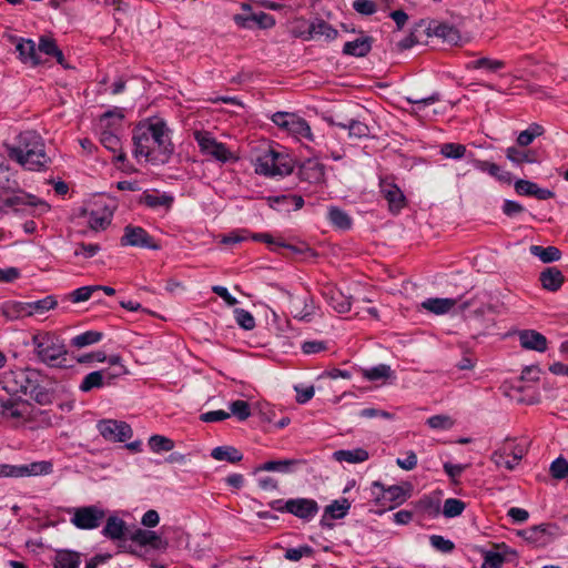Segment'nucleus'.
Masks as SVG:
<instances>
[{"label":"nucleus","mask_w":568,"mask_h":568,"mask_svg":"<svg viewBox=\"0 0 568 568\" xmlns=\"http://www.w3.org/2000/svg\"><path fill=\"white\" fill-rule=\"evenodd\" d=\"M230 410L239 420H246L251 416L250 405L245 400L237 399L232 402Z\"/></svg>","instance_id":"58"},{"label":"nucleus","mask_w":568,"mask_h":568,"mask_svg":"<svg viewBox=\"0 0 568 568\" xmlns=\"http://www.w3.org/2000/svg\"><path fill=\"white\" fill-rule=\"evenodd\" d=\"M111 223V213L91 211L88 224L94 231L105 230Z\"/></svg>","instance_id":"47"},{"label":"nucleus","mask_w":568,"mask_h":568,"mask_svg":"<svg viewBox=\"0 0 568 568\" xmlns=\"http://www.w3.org/2000/svg\"><path fill=\"white\" fill-rule=\"evenodd\" d=\"M111 378L112 375L108 371L91 372L84 376L79 385V389L83 393H89L94 388H102L105 384V379H108V384H110Z\"/></svg>","instance_id":"25"},{"label":"nucleus","mask_w":568,"mask_h":568,"mask_svg":"<svg viewBox=\"0 0 568 568\" xmlns=\"http://www.w3.org/2000/svg\"><path fill=\"white\" fill-rule=\"evenodd\" d=\"M105 518V510L98 506H84L74 509L71 523L80 529H95Z\"/></svg>","instance_id":"11"},{"label":"nucleus","mask_w":568,"mask_h":568,"mask_svg":"<svg viewBox=\"0 0 568 568\" xmlns=\"http://www.w3.org/2000/svg\"><path fill=\"white\" fill-rule=\"evenodd\" d=\"M99 287L101 286L92 285L79 287L70 294V298L73 303L85 302L92 296L93 292L98 291Z\"/></svg>","instance_id":"62"},{"label":"nucleus","mask_w":568,"mask_h":568,"mask_svg":"<svg viewBox=\"0 0 568 568\" xmlns=\"http://www.w3.org/2000/svg\"><path fill=\"white\" fill-rule=\"evenodd\" d=\"M469 158H470V163L473 164V166L475 169L479 170L480 172L488 173L493 178H495V175H497V173L499 171V165H497L496 163L475 159L471 153L469 154Z\"/></svg>","instance_id":"60"},{"label":"nucleus","mask_w":568,"mask_h":568,"mask_svg":"<svg viewBox=\"0 0 568 568\" xmlns=\"http://www.w3.org/2000/svg\"><path fill=\"white\" fill-rule=\"evenodd\" d=\"M328 220L334 226L341 230H347L352 225V220L348 214L336 206L329 207Z\"/></svg>","instance_id":"44"},{"label":"nucleus","mask_w":568,"mask_h":568,"mask_svg":"<svg viewBox=\"0 0 568 568\" xmlns=\"http://www.w3.org/2000/svg\"><path fill=\"white\" fill-rule=\"evenodd\" d=\"M11 161L29 171H43L51 162L42 136L34 130L20 132L12 143H4Z\"/></svg>","instance_id":"3"},{"label":"nucleus","mask_w":568,"mask_h":568,"mask_svg":"<svg viewBox=\"0 0 568 568\" xmlns=\"http://www.w3.org/2000/svg\"><path fill=\"white\" fill-rule=\"evenodd\" d=\"M33 352L40 363L49 367L67 368L68 348L64 342L54 333L42 332L32 336Z\"/></svg>","instance_id":"4"},{"label":"nucleus","mask_w":568,"mask_h":568,"mask_svg":"<svg viewBox=\"0 0 568 568\" xmlns=\"http://www.w3.org/2000/svg\"><path fill=\"white\" fill-rule=\"evenodd\" d=\"M149 446L154 453L170 452L174 447V442L162 435H153L149 439Z\"/></svg>","instance_id":"51"},{"label":"nucleus","mask_w":568,"mask_h":568,"mask_svg":"<svg viewBox=\"0 0 568 568\" xmlns=\"http://www.w3.org/2000/svg\"><path fill=\"white\" fill-rule=\"evenodd\" d=\"M381 192L383 193L384 197L387 200V202L389 204V209L392 211H399L404 206L405 196L397 185L382 181Z\"/></svg>","instance_id":"24"},{"label":"nucleus","mask_w":568,"mask_h":568,"mask_svg":"<svg viewBox=\"0 0 568 568\" xmlns=\"http://www.w3.org/2000/svg\"><path fill=\"white\" fill-rule=\"evenodd\" d=\"M2 388L10 395H29L39 405H50L54 399V382L40 369L17 368L0 377Z\"/></svg>","instance_id":"2"},{"label":"nucleus","mask_w":568,"mask_h":568,"mask_svg":"<svg viewBox=\"0 0 568 568\" xmlns=\"http://www.w3.org/2000/svg\"><path fill=\"white\" fill-rule=\"evenodd\" d=\"M298 175L303 181L314 184L321 183L324 181L325 166L315 159H307L301 164Z\"/></svg>","instance_id":"17"},{"label":"nucleus","mask_w":568,"mask_h":568,"mask_svg":"<svg viewBox=\"0 0 568 568\" xmlns=\"http://www.w3.org/2000/svg\"><path fill=\"white\" fill-rule=\"evenodd\" d=\"M311 33L313 39L324 37L325 40L332 41L337 38L338 31L333 28L328 22L321 18H316L311 21Z\"/></svg>","instance_id":"32"},{"label":"nucleus","mask_w":568,"mask_h":568,"mask_svg":"<svg viewBox=\"0 0 568 568\" xmlns=\"http://www.w3.org/2000/svg\"><path fill=\"white\" fill-rule=\"evenodd\" d=\"M519 343L525 349H531L540 353L547 349V338L541 333L534 329L520 331Z\"/></svg>","instance_id":"19"},{"label":"nucleus","mask_w":568,"mask_h":568,"mask_svg":"<svg viewBox=\"0 0 568 568\" xmlns=\"http://www.w3.org/2000/svg\"><path fill=\"white\" fill-rule=\"evenodd\" d=\"M19 57L24 63H31L38 65L40 63L39 55L37 53L36 42L31 39H20L16 45Z\"/></svg>","instance_id":"29"},{"label":"nucleus","mask_w":568,"mask_h":568,"mask_svg":"<svg viewBox=\"0 0 568 568\" xmlns=\"http://www.w3.org/2000/svg\"><path fill=\"white\" fill-rule=\"evenodd\" d=\"M466 504L457 498H448L444 503L443 514L446 518H454L464 511Z\"/></svg>","instance_id":"49"},{"label":"nucleus","mask_w":568,"mask_h":568,"mask_svg":"<svg viewBox=\"0 0 568 568\" xmlns=\"http://www.w3.org/2000/svg\"><path fill=\"white\" fill-rule=\"evenodd\" d=\"M80 555L70 550L58 551L53 568H79Z\"/></svg>","instance_id":"38"},{"label":"nucleus","mask_w":568,"mask_h":568,"mask_svg":"<svg viewBox=\"0 0 568 568\" xmlns=\"http://www.w3.org/2000/svg\"><path fill=\"white\" fill-rule=\"evenodd\" d=\"M272 121L280 128L286 130L288 133L297 139H306L313 142L314 136L311 131V126L303 118L297 116L294 113L276 112L272 116Z\"/></svg>","instance_id":"7"},{"label":"nucleus","mask_w":568,"mask_h":568,"mask_svg":"<svg viewBox=\"0 0 568 568\" xmlns=\"http://www.w3.org/2000/svg\"><path fill=\"white\" fill-rule=\"evenodd\" d=\"M550 474L555 479L561 480L568 477V462L562 458H556L550 465Z\"/></svg>","instance_id":"59"},{"label":"nucleus","mask_w":568,"mask_h":568,"mask_svg":"<svg viewBox=\"0 0 568 568\" xmlns=\"http://www.w3.org/2000/svg\"><path fill=\"white\" fill-rule=\"evenodd\" d=\"M122 246L160 250V244L141 226L128 224L120 240Z\"/></svg>","instance_id":"10"},{"label":"nucleus","mask_w":568,"mask_h":568,"mask_svg":"<svg viewBox=\"0 0 568 568\" xmlns=\"http://www.w3.org/2000/svg\"><path fill=\"white\" fill-rule=\"evenodd\" d=\"M373 487L382 490L381 495H376V503L382 506L389 504L388 509L404 504L410 497L412 493L410 484H405V486L392 485L385 488L379 481H374Z\"/></svg>","instance_id":"9"},{"label":"nucleus","mask_w":568,"mask_h":568,"mask_svg":"<svg viewBox=\"0 0 568 568\" xmlns=\"http://www.w3.org/2000/svg\"><path fill=\"white\" fill-rule=\"evenodd\" d=\"M284 508L303 520H311L318 513V505L314 499L310 498H292L285 501Z\"/></svg>","instance_id":"15"},{"label":"nucleus","mask_w":568,"mask_h":568,"mask_svg":"<svg viewBox=\"0 0 568 568\" xmlns=\"http://www.w3.org/2000/svg\"><path fill=\"white\" fill-rule=\"evenodd\" d=\"M292 170L288 156L271 148L260 154L255 163V172L266 176L288 175Z\"/></svg>","instance_id":"5"},{"label":"nucleus","mask_w":568,"mask_h":568,"mask_svg":"<svg viewBox=\"0 0 568 568\" xmlns=\"http://www.w3.org/2000/svg\"><path fill=\"white\" fill-rule=\"evenodd\" d=\"M314 549L311 546L303 545L297 548H288L284 554V558L290 561H298L303 557H311Z\"/></svg>","instance_id":"56"},{"label":"nucleus","mask_w":568,"mask_h":568,"mask_svg":"<svg viewBox=\"0 0 568 568\" xmlns=\"http://www.w3.org/2000/svg\"><path fill=\"white\" fill-rule=\"evenodd\" d=\"M427 425L434 429H449L454 422L446 415H434L427 419Z\"/></svg>","instance_id":"64"},{"label":"nucleus","mask_w":568,"mask_h":568,"mask_svg":"<svg viewBox=\"0 0 568 568\" xmlns=\"http://www.w3.org/2000/svg\"><path fill=\"white\" fill-rule=\"evenodd\" d=\"M558 532L555 524H541L520 530L518 535L530 544L545 546L549 544Z\"/></svg>","instance_id":"13"},{"label":"nucleus","mask_w":568,"mask_h":568,"mask_svg":"<svg viewBox=\"0 0 568 568\" xmlns=\"http://www.w3.org/2000/svg\"><path fill=\"white\" fill-rule=\"evenodd\" d=\"M456 305L453 298H427L422 303V307L436 315L448 313Z\"/></svg>","instance_id":"33"},{"label":"nucleus","mask_w":568,"mask_h":568,"mask_svg":"<svg viewBox=\"0 0 568 568\" xmlns=\"http://www.w3.org/2000/svg\"><path fill=\"white\" fill-rule=\"evenodd\" d=\"M268 205L277 211L290 212L291 207L300 210L304 205V200L297 194H284L267 197Z\"/></svg>","instance_id":"18"},{"label":"nucleus","mask_w":568,"mask_h":568,"mask_svg":"<svg viewBox=\"0 0 568 568\" xmlns=\"http://www.w3.org/2000/svg\"><path fill=\"white\" fill-rule=\"evenodd\" d=\"M347 130L349 138L363 139L371 134V130L366 123L353 119L348 121Z\"/></svg>","instance_id":"54"},{"label":"nucleus","mask_w":568,"mask_h":568,"mask_svg":"<svg viewBox=\"0 0 568 568\" xmlns=\"http://www.w3.org/2000/svg\"><path fill=\"white\" fill-rule=\"evenodd\" d=\"M103 334L98 331H87L71 338L70 344L77 348H83L89 345L99 343Z\"/></svg>","instance_id":"42"},{"label":"nucleus","mask_w":568,"mask_h":568,"mask_svg":"<svg viewBox=\"0 0 568 568\" xmlns=\"http://www.w3.org/2000/svg\"><path fill=\"white\" fill-rule=\"evenodd\" d=\"M484 562L481 568H501L505 562V556L500 552L484 550Z\"/></svg>","instance_id":"57"},{"label":"nucleus","mask_w":568,"mask_h":568,"mask_svg":"<svg viewBox=\"0 0 568 568\" xmlns=\"http://www.w3.org/2000/svg\"><path fill=\"white\" fill-rule=\"evenodd\" d=\"M505 67L503 60H496L490 58H479L477 60L467 63V69H486L489 72H497Z\"/></svg>","instance_id":"45"},{"label":"nucleus","mask_w":568,"mask_h":568,"mask_svg":"<svg viewBox=\"0 0 568 568\" xmlns=\"http://www.w3.org/2000/svg\"><path fill=\"white\" fill-rule=\"evenodd\" d=\"M28 302H17L10 301L2 305V313L6 317L10 320L30 316L29 307H27Z\"/></svg>","instance_id":"41"},{"label":"nucleus","mask_w":568,"mask_h":568,"mask_svg":"<svg viewBox=\"0 0 568 568\" xmlns=\"http://www.w3.org/2000/svg\"><path fill=\"white\" fill-rule=\"evenodd\" d=\"M390 366L386 364H379L368 369L363 371V375L368 381L386 379L390 376Z\"/></svg>","instance_id":"53"},{"label":"nucleus","mask_w":568,"mask_h":568,"mask_svg":"<svg viewBox=\"0 0 568 568\" xmlns=\"http://www.w3.org/2000/svg\"><path fill=\"white\" fill-rule=\"evenodd\" d=\"M234 317L239 326L246 331H251L255 327L254 316L244 308H235Z\"/></svg>","instance_id":"55"},{"label":"nucleus","mask_w":568,"mask_h":568,"mask_svg":"<svg viewBox=\"0 0 568 568\" xmlns=\"http://www.w3.org/2000/svg\"><path fill=\"white\" fill-rule=\"evenodd\" d=\"M97 427L105 440L113 443H124L133 435L131 426L128 423L121 420H100Z\"/></svg>","instance_id":"12"},{"label":"nucleus","mask_w":568,"mask_h":568,"mask_svg":"<svg viewBox=\"0 0 568 568\" xmlns=\"http://www.w3.org/2000/svg\"><path fill=\"white\" fill-rule=\"evenodd\" d=\"M542 128L538 124H532L529 129L524 130L517 136V144L520 148L528 146L532 143L535 138L541 135Z\"/></svg>","instance_id":"50"},{"label":"nucleus","mask_w":568,"mask_h":568,"mask_svg":"<svg viewBox=\"0 0 568 568\" xmlns=\"http://www.w3.org/2000/svg\"><path fill=\"white\" fill-rule=\"evenodd\" d=\"M58 302L54 296L48 295L42 300L28 302L27 307H29V315L32 316L34 314H44L45 312L54 308Z\"/></svg>","instance_id":"43"},{"label":"nucleus","mask_w":568,"mask_h":568,"mask_svg":"<svg viewBox=\"0 0 568 568\" xmlns=\"http://www.w3.org/2000/svg\"><path fill=\"white\" fill-rule=\"evenodd\" d=\"M125 521L116 516H110L106 519L105 526L103 527L102 534L104 537L111 540H120L125 536Z\"/></svg>","instance_id":"30"},{"label":"nucleus","mask_w":568,"mask_h":568,"mask_svg":"<svg viewBox=\"0 0 568 568\" xmlns=\"http://www.w3.org/2000/svg\"><path fill=\"white\" fill-rule=\"evenodd\" d=\"M193 135L202 154L223 163L232 159V152L224 143L217 142L211 132L197 130L194 131Z\"/></svg>","instance_id":"8"},{"label":"nucleus","mask_w":568,"mask_h":568,"mask_svg":"<svg viewBox=\"0 0 568 568\" xmlns=\"http://www.w3.org/2000/svg\"><path fill=\"white\" fill-rule=\"evenodd\" d=\"M235 23L244 29H252L256 24L261 29H270L275 26V18L263 11L258 13H251L247 16H234Z\"/></svg>","instance_id":"16"},{"label":"nucleus","mask_w":568,"mask_h":568,"mask_svg":"<svg viewBox=\"0 0 568 568\" xmlns=\"http://www.w3.org/2000/svg\"><path fill=\"white\" fill-rule=\"evenodd\" d=\"M334 458L337 462H346L349 464L363 463L368 459V453L364 448H356L352 450L341 449L334 453Z\"/></svg>","instance_id":"37"},{"label":"nucleus","mask_w":568,"mask_h":568,"mask_svg":"<svg viewBox=\"0 0 568 568\" xmlns=\"http://www.w3.org/2000/svg\"><path fill=\"white\" fill-rule=\"evenodd\" d=\"M303 462L300 459H278V460H268L258 467H256V471H278L283 474L293 473L297 465Z\"/></svg>","instance_id":"28"},{"label":"nucleus","mask_w":568,"mask_h":568,"mask_svg":"<svg viewBox=\"0 0 568 568\" xmlns=\"http://www.w3.org/2000/svg\"><path fill=\"white\" fill-rule=\"evenodd\" d=\"M433 32L436 37L443 38L449 43H457L460 39L458 30L447 23H438L433 28Z\"/></svg>","instance_id":"46"},{"label":"nucleus","mask_w":568,"mask_h":568,"mask_svg":"<svg viewBox=\"0 0 568 568\" xmlns=\"http://www.w3.org/2000/svg\"><path fill=\"white\" fill-rule=\"evenodd\" d=\"M506 158L516 166L524 163H539L538 153L534 150H525L520 146H509L506 149Z\"/></svg>","instance_id":"21"},{"label":"nucleus","mask_w":568,"mask_h":568,"mask_svg":"<svg viewBox=\"0 0 568 568\" xmlns=\"http://www.w3.org/2000/svg\"><path fill=\"white\" fill-rule=\"evenodd\" d=\"M323 296L327 303L338 313H347L351 310V300L339 290L328 286L323 291Z\"/></svg>","instance_id":"23"},{"label":"nucleus","mask_w":568,"mask_h":568,"mask_svg":"<svg viewBox=\"0 0 568 568\" xmlns=\"http://www.w3.org/2000/svg\"><path fill=\"white\" fill-rule=\"evenodd\" d=\"M173 196L169 194L149 193L143 192L140 196L139 203L144 204L151 209L165 207L169 210L173 204Z\"/></svg>","instance_id":"31"},{"label":"nucleus","mask_w":568,"mask_h":568,"mask_svg":"<svg viewBox=\"0 0 568 568\" xmlns=\"http://www.w3.org/2000/svg\"><path fill=\"white\" fill-rule=\"evenodd\" d=\"M311 22L307 20L300 18L294 20L288 29L290 34L293 38L302 39L304 41L313 40V34L311 33Z\"/></svg>","instance_id":"40"},{"label":"nucleus","mask_w":568,"mask_h":568,"mask_svg":"<svg viewBox=\"0 0 568 568\" xmlns=\"http://www.w3.org/2000/svg\"><path fill=\"white\" fill-rule=\"evenodd\" d=\"M9 478H23L44 476L53 471V464L50 460L33 462L26 465H10Z\"/></svg>","instance_id":"14"},{"label":"nucleus","mask_w":568,"mask_h":568,"mask_svg":"<svg viewBox=\"0 0 568 568\" xmlns=\"http://www.w3.org/2000/svg\"><path fill=\"white\" fill-rule=\"evenodd\" d=\"M4 205L8 207H18V206H37L41 205L47 207V204L40 200H38L34 195L22 193L19 195L9 196L4 200Z\"/></svg>","instance_id":"39"},{"label":"nucleus","mask_w":568,"mask_h":568,"mask_svg":"<svg viewBox=\"0 0 568 568\" xmlns=\"http://www.w3.org/2000/svg\"><path fill=\"white\" fill-rule=\"evenodd\" d=\"M515 191L519 195L534 196L538 200H548L551 199L555 194L552 191L548 189H541L538 184L519 179L515 182Z\"/></svg>","instance_id":"20"},{"label":"nucleus","mask_w":568,"mask_h":568,"mask_svg":"<svg viewBox=\"0 0 568 568\" xmlns=\"http://www.w3.org/2000/svg\"><path fill=\"white\" fill-rule=\"evenodd\" d=\"M293 306L296 311L295 317L300 320H306L313 314L314 311L312 300L308 296H305L302 300L293 301Z\"/></svg>","instance_id":"52"},{"label":"nucleus","mask_w":568,"mask_h":568,"mask_svg":"<svg viewBox=\"0 0 568 568\" xmlns=\"http://www.w3.org/2000/svg\"><path fill=\"white\" fill-rule=\"evenodd\" d=\"M564 280L561 271L555 266L545 268L539 275L541 286L549 292L558 291Z\"/></svg>","instance_id":"27"},{"label":"nucleus","mask_w":568,"mask_h":568,"mask_svg":"<svg viewBox=\"0 0 568 568\" xmlns=\"http://www.w3.org/2000/svg\"><path fill=\"white\" fill-rule=\"evenodd\" d=\"M211 456L216 460H226L235 464L243 459V454L233 446H219L211 452Z\"/></svg>","instance_id":"35"},{"label":"nucleus","mask_w":568,"mask_h":568,"mask_svg":"<svg viewBox=\"0 0 568 568\" xmlns=\"http://www.w3.org/2000/svg\"><path fill=\"white\" fill-rule=\"evenodd\" d=\"M351 508V504L346 498H342L341 500H335L332 504L327 505L324 509V516L322 518V524L326 517L332 519H342L344 518Z\"/></svg>","instance_id":"34"},{"label":"nucleus","mask_w":568,"mask_h":568,"mask_svg":"<svg viewBox=\"0 0 568 568\" xmlns=\"http://www.w3.org/2000/svg\"><path fill=\"white\" fill-rule=\"evenodd\" d=\"M171 131L159 118L140 122L132 131L133 155L152 164H165L174 153Z\"/></svg>","instance_id":"1"},{"label":"nucleus","mask_w":568,"mask_h":568,"mask_svg":"<svg viewBox=\"0 0 568 568\" xmlns=\"http://www.w3.org/2000/svg\"><path fill=\"white\" fill-rule=\"evenodd\" d=\"M100 250H101V246L99 244L81 242L77 245V247L74 250V255L83 256L84 258H91L97 253H99Z\"/></svg>","instance_id":"63"},{"label":"nucleus","mask_w":568,"mask_h":568,"mask_svg":"<svg viewBox=\"0 0 568 568\" xmlns=\"http://www.w3.org/2000/svg\"><path fill=\"white\" fill-rule=\"evenodd\" d=\"M440 154L447 159L458 160L467 156V150L464 144L448 142L440 145Z\"/></svg>","instance_id":"48"},{"label":"nucleus","mask_w":568,"mask_h":568,"mask_svg":"<svg viewBox=\"0 0 568 568\" xmlns=\"http://www.w3.org/2000/svg\"><path fill=\"white\" fill-rule=\"evenodd\" d=\"M429 542H430L432 547H434L436 550L444 552V554L452 552L455 548V545L452 540L445 539L440 535H432L429 537Z\"/></svg>","instance_id":"61"},{"label":"nucleus","mask_w":568,"mask_h":568,"mask_svg":"<svg viewBox=\"0 0 568 568\" xmlns=\"http://www.w3.org/2000/svg\"><path fill=\"white\" fill-rule=\"evenodd\" d=\"M131 540L140 546H151L154 549H165L168 546V541L163 540L155 531L140 528L132 534Z\"/></svg>","instance_id":"22"},{"label":"nucleus","mask_w":568,"mask_h":568,"mask_svg":"<svg viewBox=\"0 0 568 568\" xmlns=\"http://www.w3.org/2000/svg\"><path fill=\"white\" fill-rule=\"evenodd\" d=\"M529 251L544 263H552L559 261L561 257V252L556 246L544 247L540 245H531Z\"/></svg>","instance_id":"36"},{"label":"nucleus","mask_w":568,"mask_h":568,"mask_svg":"<svg viewBox=\"0 0 568 568\" xmlns=\"http://www.w3.org/2000/svg\"><path fill=\"white\" fill-rule=\"evenodd\" d=\"M122 119L123 113L120 110L108 111L100 118V125L102 128L100 142L105 149L113 153L120 151L115 156L118 162H124L126 160V155L121 151V141L111 128L119 125Z\"/></svg>","instance_id":"6"},{"label":"nucleus","mask_w":568,"mask_h":568,"mask_svg":"<svg viewBox=\"0 0 568 568\" xmlns=\"http://www.w3.org/2000/svg\"><path fill=\"white\" fill-rule=\"evenodd\" d=\"M373 38L365 36L354 41H348L343 47V53L357 58L366 57L372 50Z\"/></svg>","instance_id":"26"}]
</instances>
